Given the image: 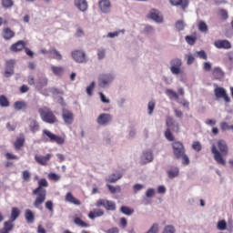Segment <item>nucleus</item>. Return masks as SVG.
I'll use <instances>...</instances> for the list:
<instances>
[{
  "label": "nucleus",
  "mask_w": 233,
  "mask_h": 233,
  "mask_svg": "<svg viewBox=\"0 0 233 233\" xmlns=\"http://www.w3.org/2000/svg\"><path fill=\"white\" fill-rule=\"evenodd\" d=\"M211 154H213V157L218 165L227 166V159L223 156L228 155V146L225 140L220 139L216 144H212Z\"/></svg>",
  "instance_id": "obj_1"
},
{
  "label": "nucleus",
  "mask_w": 233,
  "mask_h": 233,
  "mask_svg": "<svg viewBox=\"0 0 233 233\" xmlns=\"http://www.w3.org/2000/svg\"><path fill=\"white\" fill-rule=\"evenodd\" d=\"M27 83L31 86H35L36 90H43L45 86H48V77L46 76H41L35 79L34 76L30 75L27 77Z\"/></svg>",
  "instance_id": "obj_2"
},
{
  "label": "nucleus",
  "mask_w": 233,
  "mask_h": 233,
  "mask_svg": "<svg viewBox=\"0 0 233 233\" xmlns=\"http://www.w3.org/2000/svg\"><path fill=\"white\" fill-rule=\"evenodd\" d=\"M116 80V73H103L98 76V86L100 88H110Z\"/></svg>",
  "instance_id": "obj_3"
},
{
  "label": "nucleus",
  "mask_w": 233,
  "mask_h": 233,
  "mask_svg": "<svg viewBox=\"0 0 233 233\" xmlns=\"http://www.w3.org/2000/svg\"><path fill=\"white\" fill-rule=\"evenodd\" d=\"M38 114H40V117L42 121L45 123H48L49 125H54V123L57 122V117L54 115V112L50 110V108L44 106L38 109Z\"/></svg>",
  "instance_id": "obj_4"
},
{
  "label": "nucleus",
  "mask_w": 233,
  "mask_h": 233,
  "mask_svg": "<svg viewBox=\"0 0 233 233\" xmlns=\"http://www.w3.org/2000/svg\"><path fill=\"white\" fill-rule=\"evenodd\" d=\"M42 137L46 142L50 141L51 143H54V142L56 143V145H65V139L63 138V137H59L52 133L48 129L43 130Z\"/></svg>",
  "instance_id": "obj_5"
},
{
  "label": "nucleus",
  "mask_w": 233,
  "mask_h": 233,
  "mask_svg": "<svg viewBox=\"0 0 233 233\" xmlns=\"http://www.w3.org/2000/svg\"><path fill=\"white\" fill-rule=\"evenodd\" d=\"M34 196H36L35 201H34V207L35 208H39L45 201H46V189L36 187L33 190Z\"/></svg>",
  "instance_id": "obj_6"
},
{
  "label": "nucleus",
  "mask_w": 233,
  "mask_h": 233,
  "mask_svg": "<svg viewBox=\"0 0 233 233\" xmlns=\"http://www.w3.org/2000/svg\"><path fill=\"white\" fill-rule=\"evenodd\" d=\"M169 70L173 76H181L183 74V70L181 67L183 66V60L181 58L176 57L172 58L169 62Z\"/></svg>",
  "instance_id": "obj_7"
},
{
  "label": "nucleus",
  "mask_w": 233,
  "mask_h": 233,
  "mask_svg": "<svg viewBox=\"0 0 233 233\" xmlns=\"http://www.w3.org/2000/svg\"><path fill=\"white\" fill-rule=\"evenodd\" d=\"M214 95L216 99H223L226 103H230V97L228 96V94L227 93V89H225V87L217 86L214 89Z\"/></svg>",
  "instance_id": "obj_8"
},
{
  "label": "nucleus",
  "mask_w": 233,
  "mask_h": 233,
  "mask_svg": "<svg viewBox=\"0 0 233 233\" xmlns=\"http://www.w3.org/2000/svg\"><path fill=\"white\" fill-rule=\"evenodd\" d=\"M112 119H114V117L112 116L111 114H109V113H101L96 117V123L100 127H106L107 125H110V123H112Z\"/></svg>",
  "instance_id": "obj_9"
},
{
  "label": "nucleus",
  "mask_w": 233,
  "mask_h": 233,
  "mask_svg": "<svg viewBox=\"0 0 233 233\" xmlns=\"http://www.w3.org/2000/svg\"><path fill=\"white\" fill-rule=\"evenodd\" d=\"M173 154L176 159H181L183 154H185V146L183 143L177 141L172 143Z\"/></svg>",
  "instance_id": "obj_10"
},
{
  "label": "nucleus",
  "mask_w": 233,
  "mask_h": 233,
  "mask_svg": "<svg viewBox=\"0 0 233 233\" xmlns=\"http://www.w3.org/2000/svg\"><path fill=\"white\" fill-rule=\"evenodd\" d=\"M71 57L76 63H86V53L83 50H74L71 52Z\"/></svg>",
  "instance_id": "obj_11"
},
{
  "label": "nucleus",
  "mask_w": 233,
  "mask_h": 233,
  "mask_svg": "<svg viewBox=\"0 0 233 233\" xmlns=\"http://www.w3.org/2000/svg\"><path fill=\"white\" fill-rule=\"evenodd\" d=\"M96 207H104V208L107 210H116V202L106 199H99L96 201Z\"/></svg>",
  "instance_id": "obj_12"
},
{
  "label": "nucleus",
  "mask_w": 233,
  "mask_h": 233,
  "mask_svg": "<svg viewBox=\"0 0 233 233\" xmlns=\"http://www.w3.org/2000/svg\"><path fill=\"white\" fill-rule=\"evenodd\" d=\"M27 127L32 134H35V132H39V130H41V126L39 125V122L34 117H30L27 119Z\"/></svg>",
  "instance_id": "obj_13"
},
{
  "label": "nucleus",
  "mask_w": 233,
  "mask_h": 233,
  "mask_svg": "<svg viewBox=\"0 0 233 233\" xmlns=\"http://www.w3.org/2000/svg\"><path fill=\"white\" fill-rule=\"evenodd\" d=\"M148 17L158 25H161V23H163V14H161V12H159V10L157 9H151Z\"/></svg>",
  "instance_id": "obj_14"
},
{
  "label": "nucleus",
  "mask_w": 233,
  "mask_h": 233,
  "mask_svg": "<svg viewBox=\"0 0 233 233\" xmlns=\"http://www.w3.org/2000/svg\"><path fill=\"white\" fill-rule=\"evenodd\" d=\"M62 118L66 125H72V123H74V113L68 109L64 108L62 110Z\"/></svg>",
  "instance_id": "obj_15"
},
{
  "label": "nucleus",
  "mask_w": 233,
  "mask_h": 233,
  "mask_svg": "<svg viewBox=\"0 0 233 233\" xmlns=\"http://www.w3.org/2000/svg\"><path fill=\"white\" fill-rule=\"evenodd\" d=\"M52 159V154L48 153L46 156L43 155H35V161L38 163V165H42V167H46L48 165V161Z\"/></svg>",
  "instance_id": "obj_16"
},
{
  "label": "nucleus",
  "mask_w": 233,
  "mask_h": 233,
  "mask_svg": "<svg viewBox=\"0 0 233 233\" xmlns=\"http://www.w3.org/2000/svg\"><path fill=\"white\" fill-rule=\"evenodd\" d=\"M140 161L143 165L152 163L154 161V154L152 153V150L144 151L140 157Z\"/></svg>",
  "instance_id": "obj_17"
},
{
  "label": "nucleus",
  "mask_w": 233,
  "mask_h": 233,
  "mask_svg": "<svg viewBox=\"0 0 233 233\" xmlns=\"http://www.w3.org/2000/svg\"><path fill=\"white\" fill-rule=\"evenodd\" d=\"M98 6L103 14H110L112 4H110V0H100Z\"/></svg>",
  "instance_id": "obj_18"
},
{
  "label": "nucleus",
  "mask_w": 233,
  "mask_h": 233,
  "mask_svg": "<svg viewBox=\"0 0 233 233\" xmlns=\"http://www.w3.org/2000/svg\"><path fill=\"white\" fill-rule=\"evenodd\" d=\"M214 46L224 50H229V48H232V45L228 40H217L214 42Z\"/></svg>",
  "instance_id": "obj_19"
},
{
  "label": "nucleus",
  "mask_w": 233,
  "mask_h": 233,
  "mask_svg": "<svg viewBox=\"0 0 233 233\" xmlns=\"http://www.w3.org/2000/svg\"><path fill=\"white\" fill-rule=\"evenodd\" d=\"M74 5L79 12H86L88 10V2L86 0H74Z\"/></svg>",
  "instance_id": "obj_20"
},
{
  "label": "nucleus",
  "mask_w": 233,
  "mask_h": 233,
  "mask_svg": "<svg viewBox=\"0 0 233 233\" xmlns=\"http://www.w3.org/2000/svg\"><path fill=\"white\" fill-rule=\"evenodd\" d=\"M172 6H181L182 10L188 7V1L187 0H169Z\"/></svg>",
  "instance_id": "obj_21"
},
{
  "label": "nucleus",
  "mask_w": 233,
  "mask_h": 233,
  "mask_svg": "<svg viewBox=\"0 0 233 233\" xmlns=\"http://www.w3.org/2000/svg\"><path fill=\"white\" fill-rule=\"evenodd\" d=\"M14 230V221L7 220L4 223V228L0 229V233H10Z\"/></svg>",
  "instance_id": "obj_22"
},
{
  "label": "nucleus",
  "mask_w": 233,
  "mask_h": 233,
  "mask_svg": "<svg viewBox=\"0 0 233 233\" xmlns=\"http://www.w3.org/2000/svg\"><path fill=\"white\" fill-rule=\"evenodd\" d=\"M49 54L51 55L52 59H56V61H63V55H61V53L55 47L49 49Z\"/></svg>",
  "instance_id": "obj_23"
},
{
  "label": "nucleus",
  "mask_w": 233,
  "mask_h": 233,
  "mask_svg": "<svg viewBox=\"0 0 233 233\" xmlns=\"http://www.w3.org/2000/svg\"><path fill=\"white\" fill-rule=\"evenodd\" d=\"M25 45L26 44L25 43V41L20 40L11 46V50H12V52H21V50H23V48H25Z\"/></svg>",
  "instance_id": "obj_24"
},
{
  "label": "nucleus",
  "mask_w": 233,
  "mask_h": 233,
  "mask_svg": "<svg viewBox=\"0 0 233 233\" xmlns=\"http://www.w3.org/2000/svg\"><path fill=\"white\" fill-rule=\"evenodd\" d=\"M167 174L169 179H174V177H177V176H179V167H172L170 169L167 171Z\"/></svg>",
  "instance_id": "obj_25"
},
{
  "label": "nucleus",
  "mask_w": 233,
  "mask_h": 233,
  "mask_svg": "<svg viewBox=\"0 0 233 233\" xmlns=\"http://www.w3.org/2000/svg\"><path fill=\"white\" fill-rule=\"evenodd\" d=\"M105 212L101 209H93L89 212L88 218L89 219H95L96 218H101V216H104Z\"/></svg>",
  "instance_id": "obj_26"
},
{
  "label": "nucleus",
  "mask_w": 233,
  "mask_h": 233,
  "mask_svg": "<svg viewBox=\"0 0 233 233\" xmlns=\"http://www.w3.org/2000/svg\"><path fill=\"white\" fill-rule=\"evenodd\" d=\"M66 201L67 203H71L72 205H76V206H79L81 205V201H79L77 198H76L72 193H67L66 195Z\"/></svg>",
  "instance_id": "obj_27"
},
{
  "label": "nucleus",
  "mask_w": 233,
  "mask_h": 233,
  "mask_svg": "<svg viewBox=\"0 0 233 233\" xmlns=\"http://www.w3.org/2000/svg\"><path fill=\"white\" fill-rule=\"evenodd\" d=\"M15 35V33L12 31V29H10L9 27L4 28L3 37L4 39H5V41L12 39V37H14Z\"/></svg>",
  "instance_id": "obj_28"
},
{
  "label": "nucleus",
  "mask_w": 233,
  "mask_h": 233,
  "mask_svg": "<svg viewBox=\"0 0 233 233\" xmlns=\"http://www.w3.org/2000/svg\"><path fill=\"white\" fill-rule=\"evenodd\" d=\"M25 218L27 223H34L35 221V216L30 209L25 210Z\"/></svg>",
  "instance_id": "obj_29"
},
{
  "label": "nucleus",
  "mask_w": 233,
  "mask_h": 233,
  "mask_svg": "<svg viewBox=\"0 0 233 233\" xmlns=\"http://www.w3.org/2000/svg\"><path fill=\"white\" fill-rule=\"evenodd\" d=\"M21 216V211L17 208H11V215H10V221H15L17 218Z\"/></svg>",
  "instance_id": "obj_30"
},
{
  "label": "nucleus",
  "mask_w": 233,
  "mask_h": 233,
  "mask_svg": "<svg viewBox=\"0 0 233 233\" xmlns=\"http://www.w3.org/2000/svg\"><path fill=\"white\" fill-rule=\"evenodd\" d=\"M10 106V100L5 95H0V107L8 108Z\"/></svg>",
  "instance_id": "obj_31"
},
{
  "label": "nucleus",
  "mask_w": 233,
  "mask_h": 233,
  "mask_svg": "<svg viewBox=\"0 0 233 233\" xmlns=\"http://www.w3.org/2000/svg\"><path fill=\"white\" fill-rule=\"evenodd\" d=\"M27 105L25 101H16L14 103V108L15 110H25L26 109Z\"/></svg>",
  "instance_id": "obj_32"
},
{
  "label": "nucleus",
  "mask_w": 233,
  "mask_h": 233,
  "mask_svg": "<svg viewBox=\"0 0 233 233\" xmlns=\"http://www.w3.org/2000/svg\"><path fill=\"white\" fill-rule=\"evenodd\" d=\"M198 28L202 34H208V25L204 21L198 22Z\"/></svg>",
  "instance_id": "obj_33"
},
{
  "label": "nucleus",
  "mask_w": 233,
  "mask_h": 233,
  "mask_svg": "<svg viewBox=\"0 0 233 233\" xmlns=\"http://www.w3.org/2000/svg\"><path fill=\"white\" fill-rule=\"evenodd\" d=\"M121 177H123V175L120 173L113 174L107 177L106 181H108V183H116V181H119Z\"/></svg>",
  "instance_id": "obj_34"
},
{
  "label": "nucleus",
  "mask_w": 233,
  "mask_h": 233,
  "mask_svg": "<svg viewBox=\"0 0 233 233\" xmlns=\"http://www.w3.org/2000/svg\"><path fill=\"white\" fill-rule=\"evenodd\" d=\"M154 110H156V101L150 100L147 103V114H148V116H152V114H154Z\"/></svg>",
  "instance_id": "obj_35"
},
{
  "label": "nucleus",
  "mask_w": 233,
  "mask_h": 233,
  "mask_svg": "<svg viewBox=\"0 0 233 233\" xmlns=\"http://www.w3.org/2000/svg\"><path fill=\"white\" fill-rule=\"evenodd\" d=\"M51 70L56 76H63V72H65L63 67L57 66H52Z\"/></svg>",
  "instance_id": "obj_36"
},
{
  "label": "nucleus",
  "mask_w": 233,
  "mask_h": 233,
  "mask_svg": "<svg viewBox=\"0 0 233 233\" xmlns=\"http://www.w3.org/2000/svg\"><path fill=\"white\" fill-rule=\"evenodd\" d=\"M166 94L169 99H179V95H177V93L172 89H167Z\"/></svg>",
  "instance_id": "obj_37"
},
{
  "label": "nucleus",
  "mask_w": 233,
  "mask_h": 233,
  "mask_svg": "<svg viewBox=\"0 0 233 233\" xmlns=\"http://www.w3.org/2000/svg\"><path fill=\"white\" fill-rule=\"evenodd\" d=\"M94 88H96V82L95 81L91 82L90 85L87 86L86 88V92L87 96H89V97H92Z\"/></svg>",
  "instance_id": "obj_38"
},
{
  "label": "nucleus",
  "mask_w": 233,
  "mask_h": 233,
  "mask_svg": "<svg viewBox=\"0 0 233 233\" xmlns=\"http://www.w3.org/2000/svg\"><path fill=\"white\" fill-rule=\"evenodd\" d=\"M185 26H187V24H185L183 20H178L175 24V28H177L178 32H182V30H185Z\"/></svg>",
  "instance_id": "obj_39"
},
{
  "label": "nucleus",
  "mask_w": 233,
  "mask_h": 233,
  "mask_svg": "<svg viewBox=\"0 0 233 233\" xmlns=\"http://www.w3.org/2000/svg\"><path fill=\"white\" fill-rule=\"evenodd\" d=\"M167 126L168 128H172V127H177V128H179V124L174 120L172 117H167Z\"/></svg>",
  "instance_id": "obj_40"
},
{
  "label": "nucleus",
  "mask_w": 233,
  "mask_h": 233,
  "mask_svg": "<svg viewBox=\"0 0 233 233\" xmlns=\"http://www.w3.org/2000/svg\"><path fill=\"white\" fill-rule=\"evenodd\" d=\"M106 187H107L109 192H111V194H117V193L121 192V187H119V186L114 187L110 184H107Z\"/></svg>",
  "instance_id": "obj_41"
},
{
  "label": "nucleus",
  "mask_w": 233,
  "mask_h": 233,
  "mask_svg": "<svg viewBox=\"0 0 233 233\" xmlns=\"http://www.w3.org/2000/svg\"><path fill=\"white\" fill-rule=\"evenodd\" d=\"M162 233H176V227L173 225H167L164 227Z\"/></svg>",
  "instance_id": "obj_42"
},
{
  "label": "nucleus",
  "mask_w": 233,
  "mask_h": 233,
  "mask_svg": "<svg viewBox=\"0 0 233 233\" xmlns=\"http://www.w3.org/2000/svg\"><path fill=\"white\" fill-rule=\"evenodd\" d=\"M1 5L3 8H12L14 6V0H2Z\"/></svg>",
  "instance_id": "obj_43"
},
{
  "label": "nucleus",
  "mask_w": 233,
  "mask_h": 233,
  "mask_svg": "<svg viewBox=\"0 0 233 233\" xmlns=\"http://www.w3.org/2000/svg\"><path fill=\"white\" fill-rule=\"evenodd\" d=\"M24 145H25V137H19L15 142V148L16 150H19V148H21V147H23Z\"/></svg>",
  "instance_id": "obj_44"
},
{
  "label": "nucleus",
  "mask_w": 233,
  "mask_h": 233,
  "mask_svg": "<svg viewBox=\"0 0 233 233\" xmlns=\"http://www.w3.org/2000/svg\"><path fill=\"white\" fill-rule=\"evenodd\" d=\"M120 210L122 214H125L126 216H132V214H134V209H130V208L127 206H123Z\"/></svg>",
  "instance_id": "obj_45"
},
{
  "label": "nucleus",
  "mask_w": 233,
  "mask_h": 233,
  "mask_svg": "<svg viewBox=\"0 0 233 233\" xmlns=\"http://www.w3.org/2000/svg\"><path fill=\"white\" fill-rule=\"evenodd\" d=\"M203 147L201 146V143L199 141H195L192 144V149L195 150L196 152H201V149Z\"/></svg>",
  "instance_id": "obj_46"
},
{
  "label": "nucleus",
  "mask_w": 233,
  "mask_h": 233,
  "mask_svg": "<svg viewBox=\"0 0 233 233\" xmlns=\"http://www.w3.org/2000/svg\"><path fill=\"white\" fill-rule=\"evenodd\" d=\"M218 230H227V221L220 220L217 224Z\"/></svg>",
  "instance_id": "obj_47"
},
{
  "label": "nucleus",
  "mask_w": 233,
  "mask_h": 233,
  "mask_svg": "<svg viewBox=\"0 0 233 233\" xmlns=\"http://www.w3.org/2000/svg\"><path fill=\"white\" fill-rule=\"evenodd\" d=\"M15 66V60L11 59V60L6 61V64H5L6 69L14 70Z\"/></svg>",
  "instance_id": "obj_48"
},
{
  "label": "nucleus",
  "mask_w": 233,
  "mask_h": 233,
  "mask_svg": "<svg viewBox=\"0 0 233 233\" xmlns=\"http://www.w3.org/2000/svg\"><path fill=\"white\" fill-rule=\"evenodd\" d=\"M143 188H145V185H143V184H135L133 186V192H134V194H137V192H141V190H143Z\"/></svg>",
  "instance_id": "obj_49"
},
{
  "label": "nucleus",
  "mask_w": 233,
  "mask_h": 233,
  "mask_svg": "<svg viewBox=\"0 0 233 233\" xmlns=\"http://www.w3.org/2000/svg\"><path fill=\"white\" fill-rule=\"evenodd\" d=\"M106 56V50L105 48H99L97 50V57L99 60L105 59Z\"/></svg>",
  "instance_id": "obj_50"
},
{
  "label": "nucleus",
  "mask_w": 233,
  "mask_h": 233,
  "mask_svg": "<svg viewBox=\"0 0 233 233\" xmlns=\"http://www.w3.org/2000/svg\"><path fill=\"white\" fill-rule=\"evenodd\" d=\"M46 210H49V212H51V214H54V202H52V200L46 201Z\"/></svg>",
  "instance_id": "obj_51"
},
{
  "label": "nucleus",
  "mask_w": 233,
  "mask_h": 233,
  "mask_svg": "<svg viewBox=\"0 0 233 233\" xmlns=\"http://www.w3.org/2000/svg\"><path fill=\"white\" fill-rule=\"evenodd\" d=\"M99 97H100L101 103H104L105 105L110 104V100L106 97V96L103 94V92L99 93Z\"/></svg>",
  "instance_id": "obj_52"
},
{
  "label": "nucleus",
  "mask_w": 233,
  "mask_h": 233,
  "mask_svg": "<svg viewBox=\"0 0 233 233\" xmlns=\"http://www.w3.org/2000/svg\"><path fill=\"white\" fill-rule=\"evenodd\" d=\"M195 60H196V58L194 57V55L187 54L186 56L187 65H192V63H194Z\"/></svg>",
  "instance_id": "obj_53"
},
{
  "label": "nucleus",
  "mask_w": 233,
  "mask_h": 233,
  "mask_svg": "<svg viewBox=\"0 0 233 233\" xmlns=\"http://www.w3.org/2000/svg\"><path fill=\"white\" fill-rule=\"evenodd\" d=\"M48 177L51 179V181H59V179H61V176L56 173H49Z\"/></svg>",
  "instance_id": "obj_54"
},
{
  "label": "nucleus",
  "mask_w": 233,
  "mask_h": 233,
  "mask_svg": "<svg viewBox=\"0 0 233 233\" xmlns=\"http://www.w3.org/2000/svg\"><path fill=\"white\" fill-rule=\"evenodd\" d=\"M156 196V189L148 188L146 191V198H154Z\"/></svg>",
  "instance_id": "obj_55"
},
{
  "label": "nucleus",
  "mask_w": 233,
  "mask_h": 233,
  "mask_svg": "<svg viewBox=\"0 0 233 233\" xmlns=\"http://www.w3.org/2000/svg\"><path fill=\"white\" fill-rule=\"evenodd\" d=\"M75 224L77 225V227H82V228H86L88 227V225H86V223H85L83 220H81V218H75Z\"/></svg>",
  "instance_id": "obj_56"
},
{
  "label": "nucleus",
  "mask_w": 233,
  "mask_h": 233,
  "mask_svg": "<svg viewBox=\"0 0 233 233\" xmlns=\"http://www.w3.org/2000/svg\"><path fill=\"white\" fill-rule=\"evenodd\" d=\"M30 171L28 170H25L22 172V178L24 179V181H30Z\"/></svg>",
  "instance_id": "obj_57"
},
{
  "label": "nucleus",
  "mask_w": 233,
  "mask_h": 233,
  "mask_svg": "<svg viewBox=\"0 0 233 233\" xmlns=\"http://www.w3.org/2000/svg\"><path fill=\"white\" fill-rule=\"evenodd\" d=\"M43 187L45 188H46V187H48V181H46L45 178H42L38 181V187L37 188H43Z\"/></svg>",
  "instance_id": "obj_58"
},
{
  "label": "nucleus",
  "mask_w": 233,
  "mask_h": 233,
  "mask_svg": "<svg viewBox=\"0 0 233 233\" xmlns=\"http://www.w3.org/2000/svg\"><path fill=\"white\" fill-rule=\"evenodd\" d=\"M196 56H198V57H199L200 59H205L207 60V53L205 52V50H201V51H197Z\"/></svg>",
  "instance_id": "obj_59"
},
{
  "label": "nucleus",
  "mask_w": 233,
  "mask_h": 233,
  "mask_svg": "<svg viewBox=\"0 0 233 233\" xmlns=\"http://www.w3.org/2000/svg\"><path fill=\"white\" fill-rule=\"evenodd\" d=\"M180 159L183 160V161H182V164H183V165H190V158H188V156H187L186 153H184V154L181 156Z\"/></svg>",
  "instance_id": "obj_60"
},
{
  "label": "nucleus",
  "mask_w": 233,
  "mask_h": 233,
  "mask_svg": "<svg viewBox=\"0 0 233 233\" xmlns=\"http://www.w3.org/2000/svg\"><path fill=\"white\" fill-rule=\"evenodd\" d=\"M165 136L167 141H174V136L172 135V132H170L169 128L166 130Z\"/></svg>",
  "instance_id": "obj_61"
},
{
  "label": "nucleus",
  "mask_w": 233,
  "mask_h": 233,
  "mask_svg": "<svg viewBox=\"0 0 233 233\" xmlns=\"http://www.w3.org/2000/svg\"><path fill=\"white\" fill-rule=\"evenodd\" d=\"M144 33L147 35H150V34H154V27L151 25H146L144 28Z\"/></svg>",
  "instance_id": "obj_62"
},
{
  "label": "nucleus",
  "mask_w": 233,
  "mask_h": 233,
  "mask_svg": "<svg viewBox=\"0 0 233 233\" xmlns=\"http://www.w3.org/2000/svg\"><path fill=\"white\" fill-rule=\"evenodd\" d=\"M186 41L187 45H194L196 43V36L187 35L186 36Z\"/></svg>",
  "instance_id": "obj_63"
},
{
  "label": "nucleus",
  "mask_w": 233,
  "mask_h": 233,
  "mask_svg": "<svg viewBox=\"0 0 233 233\" xmlns=\"http://www.w3.org/2000/svg\"><path fill=\"white\" fill-rule=\"evenodd\" d=\"M106 233H119V228H111L106 230Z\"/></svg>",
  "instance_id": "obj_64"
}]
</instances>
